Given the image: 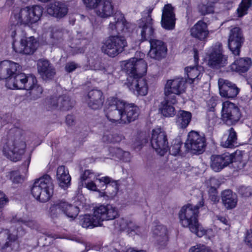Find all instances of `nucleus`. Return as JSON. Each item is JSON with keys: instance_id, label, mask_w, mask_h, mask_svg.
Instances as JSON below:
<instances>
[{"instance_id": "nucleus-1", "label": "nucleus", "mask_w": 252, "mask_h": 252, "mask_svg": "<svg viewBox=\"0 0 252 252\" xmlns=\"http://www.w3.org/2000/svg\"><path fill=\"white\" fill-rule=\"evenodd\" d=\"M121 66L129 75L126 83L129 90L136 95H146L148 86L147 81L142 77L147 71V64L145 60L134 57L122 61Z\"/></svg>"}, {"instance_id": "nucleus-2", "label": "nucleus", "mask_w": 252, "mask_h": 252, "mask_svg": "<svg viewBox=\"0 0 252 252\" xmlns=\"http://www.w3.org/2000/svg\"><path fill=\"white\" fill-rule=\"evenodd\" d=\"M106 116L110 121L126 123L134 121L138 116V108L132 104L114 97L109 98L104 107Z\"/></svg>"}, {"instance_id": "nucleus-3", "label": "nucleus", "mask_w": 252, "mask_h": 252, "mask_svg": "<svg viewBox=\"0 0 252 252\" xmlns=\"http://www.w3.org/2000/svg\"><path fill=\"white\" fill-rule=\"evenodd\" d=\"M203 202L201 201L198 205L187 204L184 206L180 211L179 217L182 225L189 227L191 232L198 237H201L206 235L209 238L213 235L211 229H205L199 223L197 217L198 209L202 206Z\"/></svg>"}, {"instance_id": "nucleus-4", "label": "nucleus", "mask_w": 252, "mask_h": 252, "mask_svg": "<svg viewBox=\"0 0 252 252\" xmlns=\"http://www.w3.org/2000/svg\"><path fill=\"white\" fill-rule=\"evenodd\" d=\"M43 9L39 5L28 6L21 9L14 10L10 18L11 23V35L14 38L16 35L15 28L18 24L29 27L37 23L42 15Z\"/></svg>"}, {"instance_id": "nucleus-5", "label": "nucleus", "mask_w": 252, "mask_h": 252, "mask_svg": "<svg viewBox=\"0 0 252 252\" xmlns=\"http://www.w3.org/2000/svg\"><path fill=\"white\" fill-rule=\"evenodd\" d=\"M21 223L24 224L32 229H36V222L32 220H26L16 217L12 220V225L9 229L0 231V250H3L8 247H14L17 245L16 241L25 234Z\"/></svg>"}, {"instance_id": "nucleus-6", "label": "nucleus", "mask_w": 252, "mask_h": 252, "mask_svg": "<svg viewBox=\"0 0 252 252\" xmlns=\"http://www.w3.org/2000/svg\"><path fill=\"white\" fill-rule=\"evenodd\" d=\"M26 148L25 137L20 129H17L13 137L3 141L1 149L3 155L12 161L19 160Z\"/></svg>"}, {"instance_id": "nucleus-7", "label": "nucleus", "mask_w": 252, "mask_h": 252, "mask_svg": "<svg viewBox=\"0 0 252 252\" xmlns=\"http://www.w3.org/2000/svg\"><path fill=\"white\" fill-rule=\"evenodd\" d=\"M151 142L152 147L160 156H163L168 151L171 155L176 156L179 153L181 146V141L176 139L169 149L166 133L159 127L153 129Z\"/></svg>"}, {"instance_id": "nucleus-8", "label": "nucleus", "mask_w": 252, "mask_h": 252, "mask_svg": "<svg viewBox=\"0 0 252 252\" xmlns=\"http://www.w3.org/2000/svg\"><path fill=\"white\" fill-rule=\"evenodd\" d=\"M98 175L90 170H85L80 177L81 186L85 187L89 190L98 191L97 186L94 182L98 180L100 183L107 185V191L111 197L115 196L118 191V185L116 181H112L109 177H102L98 178Z\"/></svg>"}, {"instance_id": "nucleus-9", "label": "nucleus", "mask_w": 252, "mask_h": 252, "mask_svg": "<svg viewBox=\"0 0 252 252\" xmlns=\"http://www.w3.org/2000/svg\"><path fill=\"white\" fill-rule=\"evenodd\" d=\"M54 186L50 176L44 175L34 180L31 189L32 195L36 200L45 202L53 194Z\"/></svg>"}, {"instance_id": "nucleus-10", "label": "nucleus", "mask_w": 252, "mask_h": 252, "mask_svg": "<svg viewBox=\"0 0 252 252\" xmlns=\"http://www.w3.org/2000/svg\"><path fill=\"white\" fill-rule=\"evenodd\" d=\"M86 7L94 9L100 17L107 18L113 15L114 5L112 0H83Z\"/></svg>"}, {"instance_id": "nucleus-11", "label": "nucleus", "mask_w": 252, "mask_h": 252, "mask_svg": "<svg viewBox=\"0 0 252 252\" xmlns=\"http://www.w3.org/2000/svg\"><path fill=\"white\" fill-rule=\"evenodd\" d=\"M243 154L242 151L237 150L231 154L224 153L221 155H213L211 158V167L214 171L219 172L232 162L240 161Z\"/></svg>"}, {"instance_id": "nucleus-12", "label": "nucleus", "mask_w": 252, "mask_h": 252, "mask_svg": "<svg viewBox=\"0 0 252 252\" xmlns=\"http://www.w3.org/2000/svg\"><path fill=\"white\" fill-rule=\"evenodd\" d=\"M242 116L240 108L236 104L229 100L222 102L221 119L227 125L235 124Z\"/></svg>"}, {"instance_id": "nucleus-13", "label": "nucleus", "mask_w": 252, "mask_h": 252, "mask_svg": "<svg viewBox=\"0 0 252 252\" xmlns=\"http://www.w3.org/2000/svg\"><path fill=\"white\" fill-rule=\"evenodd\" d=\"M127 46L125 38L121 36H111L103 43L102 52L111 57H114L122 53Z\"/></svg>"}, {"instance_id": "nucleus-14", "label": "nucleus", "mask_w": 252, "mask_h": 252, "mask_svg": "<svg viewBox=\"0 0 252 252\" xmlns=\"http://www.w3.org/2000/svg\"><path fill=\"white\" fill-rule=\"evenodd\" d=\"M36 81L32 75L20 73L13 75L6 83V86L10 89H30Z\"/></svg>"}, {"instance_id": "nucleus-15", "label": "nucleus", "mask_w": 252, "mask_h": 252, "mask_svg": "<svg viewBox=\"0 0 252 252\" xmlns=\"http://www.w3.org/2000/svg\"><path fill=\"white\" fill-rule=\"evenodd\" d=\"M185 146L186 149L192 154H200L205 150V138L198 132L192 130L188 133Z\"/></svg>"}, {"instance_id": "nucleus-16", "label": "nucleus", "mask_w": 252, "mask_h": 252, "mask_svg": "<svg viewBox=\"0 0 252 252\" xmlns=\"http://www.w3.org/2000/svg\"><path fill=\"white\" fill-rule=\"evenodd\" d=\"M186 81L183 77H176L167 80L164 88V94L168 99L172 98L173 102L176 99V95H179L186 90Z\"/></svg>"}, {"instance_id": "nucleus-17", "label": "nucleus", "mask_w": 252, "mask_h": 252, "mask_svg": "<svg viewBox=\"0 0 252 252\" xmlns=\"http://www.w3.org/2000/svg\"><path fill=\"white\" fill-rule=\"evenodd\" d=\"M207 54L208 56V64L213 68H219L227 63V57L222 55L221 45L220 43L211 47Z\"/></svg>"}, {"instance_id": "nucleus-18", "label": "nucleus", "mask_w": 252, "mask_h": 252, "mask_svg": "<svg viewBox=\"0 0 252 252\" xmlns=\"http://www.w3.org/2000/svg\"><path fill=\"white\" fill-rule=\"evenodd\" d=\"M94 210V214L97 217L101 225L102 221L114 220L118 216V208L110 204L98 205Z\"/></svg>"}, {"instance_id": "nucleus-19", "label": "nucleus", "mask_w": 252, "mask_h": 252, "mask_svg": "<svg viewBox=\"0 0 252 252\" xmlns=\"http://www.w3.org/2000/svg\"><path fill=\"white\" fill-rule=\"evenodd\" d=\"M38 46V43L33 36L22 39L20 43H19L15 39H13L12 42V47L14 50L18 53L32 54Z\"/></svg>"}, {"instance_id": "nucleus-20", "label": "nucleus", "mask_w": 252, "mask_h": 252, "mask_svg": "<svg viewBox=\"0 0 252 252\" xmlns=\"http://www.w3.org/2000/svg\"><path fill=\"white\" fill-rule=\"evenodd\" d=\"M243 40L240 28L235 27L230 31L228 39V47L234 55H239Z\"/></svg>"}, {"instance_id": "nucleus-21", "label": "nucleus", "mask_w": 252, "mask_h": 252, "mask_svg": "<svg viewBox=\"0 0 252 252\" xmlns=\"http://www.w3.org/2000/svg\"><path fill=\"white\" fill-rule=\"evenodd\" d=\"M218 85L220 94L223 97L233 98L239 93L240 89L236 85L227 80L219 79Z\"/></svg>"}, {"instance_id": "nucleus-22", "label": "nucleus", "mask_w": 252, "mask_h": 252, "mask_svg": "<svg viewBox=\"0 0 252 252\" xmlns=\"http://www.w3.org/2000/svg\"><path fill=\"white\" fill-rule=\"evenodd\" d=\"M129 24L126 23L124 16L121 13H116L110 21L108 29L112 33H126L128 32Z\"/></svg>"}, {"instance_id": "nucleus-23", "label": "nucleus", "mask_w": 252, "mask_h": 252, "mask_svg": "<svg viewBox=\"0 0 252 252\" xmlns=\"http://www.w3.org/2000/svg\"><path fill=\"white\" fill-rule=\"evenodd\" d=\"M150 50L148 56L154 59L160 60L165 57L167 53V47L163 42L156 39L150 41Z\"/></svg>"}, {"instance_id": "nucleus-24", "label": "nucleus", "mask_w": 252, "mask_h": 252, "mask_svg": "<svg viewBox=\"0 0 252 252\" xmlns=\"http://www.w3.org/2000/svg\"><path fill=\"white\" fill-rule=\"evenodd\" d=\"M139 29L140 31L141 41L153 39L155 34L153 26V20L150 16L142 18L138 22Z\"/></svg>"}, {"instance_id": "nucleus-25", "label": "nucleus", "mask_w": 252, "mask_h": 252, "mask_svg": "<svg viewBox=\"0 0 252 252\" xmlns=\"http://www.w3.org/2000/svg\"><path fill=\"white\" fill-rule=\"evenodd\" d=\"M152 233L156 240L155 247L158 250H163L167 246L168 241L166 227L162 225H158L153 228Z\"/></svg>"}, {"instance_id": "nucleus-26", "label": "nucleus", "mask_w": 252, "mask_h": 252, "mask_svg": "<svg viewBox=\"0 0 252 252\" xmlns=\"http://www.w3.org/2000/svg\"><path fill=\"white\" fill-rule=\"evenodd\" d=\"M175 17L173 8L170 4H166L162 12L161 25L163 28L167 30H173L175 25Z\"/></svg>"}, {"instance_id": "nucleus-27", "label": "nucleus", "mask_w": 252, "mask_h": 252, "mask_svg": "<svg viewBox=\"0 0 252 252\" xmlns=\"http://www.w3.org/2000/svg\"><path fill=\"white\" fill-rule=\"evenodd\" d=\"M209 34L207 24L201 20L197 22L190 29L191 35L200 41H206Z\"/></svg>"}, {"instance_id": "nucleus-28", "label": "nucleus", "mask_w": 252, "mask_h": 252, "mask_svg": "<svg viewBox=\"0 0 252 252\" xmlns=\"http://www.w3.org/2000/svg\"><path fill=\"white\" fill-rule=\"evenodd\" d=\"M18 64L10 61H3L0 62V79L8 80L15 75Z\"/></svg>"}, {"instance_id": "nucleus-29", "label": "nucleus", "mask_w": 252, "mask_h": 252, "mask_svg": "<svg viewBox=\"0 0 252 252\" xmlns=\"http://www.w3.org/2000/svg\"><path fill=\"white\" fill-rule=\"evenodd\" d=\"M47 11L49 14L55 17L61 18L66 15L68 8L65 3L57 1L48 6Z\"/></svg>"}, {"instance_id": "nucleus-30", "label": "nucleus", "mask_w": 252, "mask_h": 252, "mask_svg": "<svg viewBox=\"0 0 252 252\" xmlns=\"http://www.w3.org/2000/svg\"><path fill=\"white\" fill-rule=\"evenodd\" d=\"M203 69L201 66H189L185 68L187 75V82L190 84H196L201 79Z\"/></svg>"}, {"instance_id": "nucleus-31", "label": "nucleus", "mask_w": 252, "mask_h": 252, "mask_svg": "<svg viewBox=\"0 0 252 252\" xmlns=\"http://www.w3.org/2000/svg\"><path fill=\"white\" fill-rule=\"evenodd\" d=\"M252 66V61L248 57L240 58L235 60L230 65L232 71L239 73L247 72Z\"/></svg>"}, {"instance_id": "nucleus-32", "label": "nucleus", "mask_w": 252, "mask_h": 252, "mask_svg": "<svg viewBox=\"0 0 252 252\" xmlns=\"http://www.w3.org/2000/svg\"><path fill=\"white\" fill-rule=\"evenodd\" d=\"M172 98L168 99L165 96L164 100L159 106V110L161 114L165 117H172L175 115V109L173 106L177 103V99L173 102Z\"/></svg>"}, {"instance_id": "nucleus-33", "label": "nucleus", "mask_w": 252, "mask_h": 252, "mask_svg": "<svg viewBox=\"0 0 252 252\" xmlns=\"http://www.w3.org/2000/svg\"><path fill=\"white\" fill-rule=\"evenodd\" d=\"M37 68L39 73L44 80L51 79L55 74L54 69L47 60H39Z\"/></svg>"}, {"instance_id": "nucleus-34", "label": "nucleus", "mask_w": 252, "mask_h": 252, "mask_svg": "<svg viewBox=\"0 0 252 252\" xmlns=\"http://www.w3.org/2000/svg\"><path fill=\"white\" fill-rule=\"evenodd\" d=\"M88 104L90 107L94 109H96L100 107L104 100L102 93L97 90H93L88 94Z\"/></svg>"}, {"instance_id": "nucleus-35", "label": "nucleus", "mask_w": 252, "mask_h": 252, "mask_svg": "<svg viewBox=\"0 0 252 252\" xmlns=\"http://www.w3.org/2000/svg\"><path fill=\"white\" fill-rule=\"evenodd\" d=\"M57 179L60 186L66 189L70 184L71 177L68 170L64 166H59L57 170Z\"/></svg>"}, {"instance_id": "nucleus-36", "label": "nucleus", "mask_w": 252, "mask_h": 252, "mask_svg": "<svg viewBox=\"0 0 252 252\" xmlns=\"http://www.w3.org/2000/svg\"><path fill=\"white\" fill-rule=\"evenodd\" d=\"M192 118L190 112L180 110L176 118V125L179 129L186 128L190 123Z\"/></svg>"}, {"instance_id": "nucleus-37", "label": "nucleus", "mask_w": 252, "mask_h": 252, "mask_svg": "<svg viewBox=\"0 0 252 252\" xmlns=\"http://www.w3.org/2000/svg\"><path fill=\"white\" fill-rule=\"evenodd\" d=\"M222 201L224 206L228 209L235 208L237 204V196L230 190H225L222 193Z\"/></svg>"}, {"instance_id": "nucleus-38", "label": "nucleus", "mask_w": 252, "mask_h": 252, "mask_svg": "<svg viewBox=\"0 0 252 252\" xmlns=\"http://www.w3.org/2000/svg\"><path fill=\"white\" fill-rule=\"evenodd\" d=\"M228 135L223 136L220 145L224 148H232L237 146V133L233 128H230L228 131Z\"/></svg>"}, {"instance_id": "nucleus-39", "label": "nucleus", "mask_w": 252, "mask_h": 252, "mask_svg": "<svg viewBox=\"0 0 252 252\" xmlns=\"http://www.w3.org/2000/svg\"><path fill=\"white\" fill-rule=\"evenodd\" d=\"M80 223L83 227L87 228H92L101 225L97 217L95 216L94 213L93 215H85L81 219Z\"/></svg>"}, {"instance_id": "nucleus-40", "label": "nucleus", "mask_w": 252, "mask_h": 252, "mask_svg": "<svg viewBox=\"0 0 252 252\" xmlns=\"http://www.w3.org/2000/svg\"><path fill=\"white\" fill-rule=\"evenodd\" d=\"M31 162L30 158H29L24 165L22 175H20L18 171H12L10 173V179L14 183H20L24 179V175H26L28 172V168Z\"/></svg>"}, {"instance_id": "nucleus-41", "label": "nucleus", "mask_w": 252, "mask_h": 252, "mask_svg": "<svg viewBox=\"0 0 252 252\" xmlns=\"http://www.w3.org/2000/svg\"><path fill=\"white\" fill-rule=\"evenodd\" d=\"M115 227L122 230H126L128 232L135 231L137 228L132 222L124 218L117 220Z\"/></svg>"}, {"instance_id": "nucleus-42", "label": "nucleus", "mask_w": 252, "mask_h": 252, "mask_svg": "<svg viewBox=\"0 0 252 252\" xmlns=\"http://www.w3.org/2000/svg\"><path fill=\"white\" fill-rule=\"evenodd\" d=\"M67 206V203L64 201H58L50 208L49 213L52 218H55L63 213L64 208Z\"/></svg>"}, {"instance_id": "nucleus-43", "label": "nucleus", "mask_w": 252, "mask_h": 252, "mask_svg": "<svg viewBox=\"0 0 252 252\" xmlns=\"http://www.w3.org/2000/svg\"><path fill=\"white\" fill-rule=\"evenodd\" d=\"M110 153L112 157L118 158L125 161H128L130 160V153L128 152L123 151L120 148H112L110 150Z\"/></svg>"}, {"instance_id": "nucleus-44", "label": "nucleus", "mask_w": 252, "mask_h": 252, "mask_svg": "<svg viewBox=\"0 0 252 252\" xmlns=\"http://www.w3.org/2000/svg\"><path fill=\"white\" fill-rule=\"evenodd\" d=\"M252 5V0H242L237 9L239 17H242L247 13L248 10Z\"/></svg>"}, {"instance_id": "nucleus-45", "label": "nucleus", "mask_w": 252, "mask_h": 252, "mask_svg": "<svg viewBox=\"0 0 252 252\" xmlns=\"http://www.w3.org/2000/svg\"><path fill=\"white\" fill-rule=\"evenodd\" d=\"M27 90H30V95L31 99L35 100L41 97V95L43 92V89L42 87L36 84V82L32 86V88L30 89H27Z\"/></svg>"}, {"instance_id": "nucleus-46", "label": "nucleus", "mask_w": 252, "mask_h": 252, "mask_svg": "<svg viewBox=\"0 0 252 252\" xmlns=\"http://www.w3.org/2000/svg\"><path fill=\"white\" fill-rule=\"evenodd\" d=\"M79 213V208L74 206L67 204V206L64 208L63 213L70 218H75Z\"/></svg>"}, {"instance_id": "nucleus-47", "label": "nucleus", "mask_w": 252, "mask_h": 252, "mask_svg": "<svg viewBox=\"0 0 252 252\" xmlns=\"http://www.w3.org/2000/svg\"><path fill=\"white\" fill-rule=\"evenodd\" d=\"M199 11L203 15L212 13L214 11V2H208L199 6Z\"/></svg>"}, {"instance_id": "nucleus-48", "label": "nucleus", "mask_w": 252, "mask_h": 252, "mask_svg": "<svg viewBox=\"0 0 252 252\" xmlns=\"http://www.w3.org/2000/svg\"><path fill=\"white\" fill-rule=\"evenodd\" d=\"M209 251L210 248L203 244H197L189 249V252H208Z\"/></svg>"}, {"instance_id": "nucleus-49", "label": "nucleus", "mask_w": 252, "mask_h": 252, "mask_svg": "<svg viewBox=\"0 0 252 252\" xmlns=\"http://www.w3.org/2000/svg\"><path fill=\"white\" fill-rule=\"evenodd\" d=\"M68 101L64 99L63 97H60L58 98V102L55 104L53 103L54 106L59 107L60 108H63V110H67L69 109L68 107Z\"/></svg>"}, {"instance_id": "nucleus-50", "label": "nucleus", "mask_w": 252, "mask_h": 252, "mask_svg": "<svg viewBox=\"0 0 252 252\" xmlns=\"http://www.w3.org/2000/svg\"><path fill=\"white\" fill-rule=\"evenodd\" d=\"M244 241L248 247L252 248V229L248 230L245 233Z\"/></svg>"}, {"instance_id": "nucleus-51", "label": "nucleus", "mask_w": 252, "mask_h": 252, "mask_svg": "<svg viewBox=\"0 0 252 252\" xmlns=\"http://www.w3.org/2000/svg\"><path fill=\"white\" fill-rule=\"evenodd\" d=\"M241 194L245 197H249L252 194V189L250 187H242L240 189Z\"/></svg>"}, {"instance_id": "nucleus-52", "label": "nucleus", "mask_w": 252, "mask_h": 252, "mask_svg": "<svg viewBox=\"0 0 252 252\" xmlns=\"http://www.w3.org/2000/svg\"><path fill=\"white\" fill-rule=\"evenodd\" d=\"M8 202V199L5 194L0 190V212L1 209Z\"/></svg>"}, {"instance_id": "nucleus-53", "label": "nucleus", "mask_w": 252, "mask_h": 252, "mask_svg": "<svg viewBox=\"0 0 252 252\" xmlns=\"http://www.w3.org/2000/svg\"><path fill=\"white\" fill-rule=\"evenodd\" d=\"M77 67V65L74 63H67L65 66V69L67 72H71Z\"/></svg>"}, {"instance_id": "nucleus-54", "label": "nucleus", "mask_w": 252, "mask_h": 252, "mask_svg": "<svg viewBox=\"0 0 252 252\" xmlns=\"http://www.w3.org/2000/svg\"><path fill=\"white\" fill-rule=\"evenodd\" d=\"M73 122V117L72 116L68 115L66 118V123L70 125H71Z\"/></svg>"}, {"instance_id": "nucleus-55", "label": "nucleus", "mask_w": 252, "mask_h": 252, "mask_svg": "<svg viewBox=\"0 0 252 252\" xmlns=\"http://www.w3.org/2000/svg\"><path fill=\"white\" fill-rule=\"evenodd\" d=\"M113 247L115 248V251H116L117 252H120V251H122V252H124V250H121L119 248V247H120V246L118 243L114 244Z\"/></svg>"}, {"instance_id": "nucleus-56", "label": "nucleus", "mask_w": 252, "mask_h": 252, "mask_svg": "<svg viewBox=\"0 0 252 252\" xmlns=\"http://www.w3.org/2000/svg\"><path fill=\"white\" fill-rule=\"evenodd\" d=\"M126 252H142L141 251L135 250L133 248L129 247L127 249Z\"/></svg>"}, {"instance_id": "nucleus-57", "label": "nucleus", "mask_w": 252, "mask_h": 252, "mask_svg": "<svg viewBox=\"0 0 252 252\" xmlns=\"http://www.w3.org/2000/svg\"><path fill=\"white\" fill-rule=\"evenodd\" d=\"M218 219L221 222H222L223 223H224L225 224H227V220H226V219L225 218H223V217H219Z\"/></svg>"}, {"instance_id": "nucleus-58", "label": "nucleus", "mask_w": 252, "mask_h": 252, "mask_svg": "<svg viewBox=\"0 0 252 252\" xmlns=\"http://www.w3.org/2000/svg\"><path fill=\"white\" fill-rule=\"evenodd\" d=\"M194 60H195V62H196L198 60V54H197V51L196 50H194Z\"/></svg>"}, {"instance_id": "nucleus-59", "label": "nucleus", "mask_w": 252, "mask_h": 252, "mask_svg": "<svg viewBox=\"0 0 252 252\" xmlns=\"http://www.w3.org/2000/svg\"><path fill=\"white\" fill-rule=\"evenodd\" d=\"M210 181L212 183H214L216 182V180L214 178H212L211 179Z\"/></svg>"}, {"instance_id": "nucleus-60", "label": "nucleus", "mask_w": 252, "mask_h": 252, "mask_svg": "<svg viewBox=\"0 0 252 252\" xmlns=\"http://www.w3.org/2000/svg\"><path fill=\"white\" fill-rule=\"evenodd\" d=\"M91 22H92V25H93V27H95L97 25V24L95 23V21H94V22H93V21H91Z\"/></svg>"}, {"instance_id": "nucleus-61", "label": "nucleus", "mask_w": 252, "mask_h": 252, "mask_svg": "<svg viewBox=\"0 0 252 252\" xmlns=\"http://www.w3.org/2000/svg\"><path fill=\"white\" fill-rule=\"evenodd\" d=\"M91 250H93V251H101V250L100 249L99 250H97V249H95V247H93V248H92Z\"/></svg>"}, {"instance_id": "nucleus-62", "label": "nucleus", "mask_w": 252, "mask_h": 252, "mask_svg": "<svg viewBox=\"0 0 252 252\" xmlns=\"http://www.w3.org/2000/svg\"><path fill=\"white\" fill-rule=\"evenodd\" d=\"M38 1H42V2H45L46 1H48V0H38Z\"/></svg>"}, {"instance_id": "nucleus-63", "label": "nucleus", "mask_w": 252, "mask_h": 252, "mask_svg": "<svg viewBox=\"0 0 252 252\" xmlns=\"http://www.w3.org/2000/svg\"><path fill=\"white\" fill-rule=\"evenodd\" d=\"M212 189L213 190H216V187H213L212 188Z\"/></svg>"}, {"instance_id": "nucleus-64", "label": "nucleus", "mask_w": 252, "mask_h": 252, "mask_svg": "<svg viewBox=\"0 0 252 252\" xmlns=\"http://www.w3.org/2000/svg\"><path fill=\"white\" fill-rule=\"evenodd\" d=\"M100 196H104V193H103V192H101V194H100Z\"/></svg>"}]
</instances>
